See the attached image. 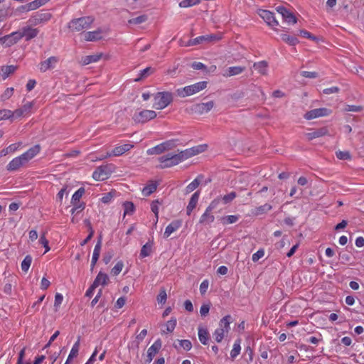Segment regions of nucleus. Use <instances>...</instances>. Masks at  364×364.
Instances as JSON below:
<instances>
[{
  "instance_id": "39448f33",
  "label": "nucleus",
  "mask_w": 364,
  "mask_h": 364,
  "mask_svg": "<svg viewBox=\"0 0 364 364\" xmlns=\"http://www.w3.org/2000/svg\"><path fill=\"white\" fill-rule=\"evenodd\" d=\"M218 204L219 199L213 200L208 206L205 213L201 215L199 220V223L204 225L211 224L215 220V217L213 214H211V212L216 208Z\"/></svg>"
},
{
  "instance_id": "f704fd0d",
  "label": "nucleus",
  "mask_w": 364,
  "mask_h": 364,
  "mask_svg": "<svg viewBox=\"0 0 364 364\" xmlns=\"http://www.w3.org/2000/svg\"><path fill=\"white\" fill-rule=\"evenodd\" d=\"M198 338L201 343L207 345L209 340V333L206 328H198Z\"/></svg>"
},
{
  "instance_id": "a19ab883",
  "label": "nucleus",
  "mask_w": 364,
  "mask_h": 364,
  "mask_svg": "<svg viewBox=\"0 0 364 364\" xmlns=\"http://www.w3.org/2000/svg\"><path fill=\"white\" fill-rule=\"evenodd\" d=\"M176 323H177L176 318L172 317L169 321H168L166 322V330H163L162 333L173 332L176 326Z\"/></svg>"
},
{
  "instance_id": "052dcab7",
  "label": "nucleus",
  "mask_w": 364,
  "mask_h": 364,
  "mask_svg": "<svg viewBox=\"0 0 364 364\" xmlns=\"http://www.w3.org/2000/svg\"><path fill=\"white\" fill-rule=\"evenodd\" d=\"M180 347L186 350H190L192 348L191 342L189 340H178Z\"/></svg>"
},
{
  "instance_id": "4c0bfd02",
  "label": "nucleus",
  "mask_w": 364,
  "mask_h": 364,
  "mask_svg": "<svg viewBox=\"0 0 364 364\" xmlns=\"http://www.w3.org/2000/svg\"><path fill=\"white\" fill-rule=\"evenodd\" d=\"M85 190L84 188H80L77 191H76L72 196L71 203L73 205H76L77 203L80 202V198L85 193Z\"/></svg>"
},
{
  "instance_id": "13d9d810",
  "label": "nucleus",
  "mask_w": 364,
  "mask_h": 364,
  "mask_svg": "<svg viewBox=\"0 0 364 364\" xmlns=\"http://www.w3.org/2000/svg\"><path fill=\"white\" fill-rule=\"evenodd\" d=\"M147 20V16L146 15H141L137 16L136 18H133L129 21V23L131 24H140L141 23L145 22Z\"/></svg>"
},
{
  "instance_id": "1a4fd4ad",
  "label": "nucleus",
  "mask_w": 364,
  "mask_h": 364,
  "mask_svg": "<svg viewBox=\"0 0 364 364\" xmlns=\"http://www.w3.org/2000/svg\"><path fill=\"white\" fill-rule=\"evenodd\" d=\"M112 172V170L111 166H100L93 172L92 178L95 181H104L109 177Z\"/></svg>"
},
{
  "instance_id": "8fccbe9b",
  "label": "nucleus",
  "mask_w": 364,
  "mask_h": 364,
  "mask_svg": "<svg viewBox=\"0 0 364 364\" xmlns=\"http://www.w3.org/2000/svg\"><path fill=\"white\" fill-rule=\"evenodd\" d=\"M124 206V215H132L134 212L135 207L132 202L127 201L123 204Z\"/></svg>"
},
{
  "instance_id": "de8ad7c7",
  "label": "nucleus",
  "mask_w": 364,
  "mask_h": 364,
  "mask_svg": "<svg viewBox=\"0 0 364 364\" xmlns=\"http://www.w3.org/2000/svg\"><path fill=\"white\" fill-rule=\"evenodd\" d=\"M225 334H227L226 331H225L222 328H218L214 331L213 336L218 343H220Z\"/></svg>"
},
{
  "instance_id": "c85d7f7f",
  "label": "nucleus",
  "mask_w": 364,
  "mask_h": 364,
  "mask_svg": "<svg viewBox=\"0 0 364 364\" xmlns=\"http://www.w3.org/2000/svg\"><path fill=\"white\" fill-rule=\"evenodd\" d=\"M109 282V277L107 274L100 272L93 282L94 286L106 285Z\"/></svg>"
},
{
  "instance_id": "e2e57ef3",
  "label": "nucleus",
  "mask_w": 364,
  "mask_h": 364,
  "mask_svg": "<svg viewBox=\"0 0 364 364\" xmlns=\"http://www.w3.org/2000/svg\"><path fill=\"white\" fill-rule=\"evenodd\" d=\"M363 109V107L362 106H358V105H348L345 107V111H346V112H361Z\"/></svg>"
},
{
  "instance_id": "f03ea898",
  "label": "nucleus",
  "mask_w": 364,
  "mask_h": 364,
  "mask_svg": "<svg viewBox=\"0 0 364 364\" xmlns=\"http://www.w3.org/2000/svg\"><path fill=\"white\" fill-rule=\"evenodd\" d=\"M94 18L92 16H83L75 18L68 23V28L73 32H80L90 28Z\"/></svg>"
},
{
  "instance_id": "2eb2a0df",
  "label": "nucleus",
  "mask_w": 364,
  "mask_h": 364,
  "mask_svg": "<svg viewBox=\"0 0 364 364\" xmlns=\"http://www.w3.org/2000/svg\"><path fill=\"white\" fill-rule=\"evenodd\" d=\"M26 164L27 163L24 159L21 156H19L14 158L7 165V170L10 171H16L19 168L25 166Z\"/></svg>"
},
{
  "instance_id": "774afa93",
  "label": "nucleus",
  "mask_w": 364,
  "mask_h": 364,
  "mask_svg": "<svg viewBox=\"0 0 364 364\" xmlns=\"http://www.w3.org/2000/svg\"><path fill=\"white\" fill-rule=\"evenodd\" d=\"M39 242L46 249L44 253H46L47 252H48L50 250V247L48 245V240L46 239L44 234L41 236Z\"/></svg>"
},
{
  "instance_id": "bb28decb",
  "label": "nucleus",
  "mask_w": 364,
  "mask_h": 364,
  "mask_svg": "<svg viewBox=\"0 0 364 364\" xmlns=\"http://www.w3.org/2000/svg\"><path fill=\"white\" fill-rule=\"evenodd\" d=\"M102 31L98 29L95 31H89L84 33V39L86 41H95L102 38Z\"/></svg>"
},
{
  "instance_id": "a878e982",
  "label": "nucleus",
  "mask_w": 364,
  "mask_h": 364,
  "mask_svg": "<svg viewBox=\"0 0 364 364\" xmlns=\"http://www.w3.org/2000/svg\"><path fill=\"white\" fill-rule=\"evenodd\" d=\"M147 334V330L143 329L136 336L135 341H132L129 344V348L132 349L138 350L139 345L141 342Z\"/></svg>"
},
{
  "instance_id": "cd10ccee",
  "label": "nucleus",
  "mask_w": 364,
  "mask_h": 364,
  "mask_svg": "<svg viewBox=\"0 0 364 364\" xmlns=\"http://www.w3.org/2000/svg\"><path fill=\"white\" fill-rule=\"evenodd\" d=\"M102 57V53L94 54V55H86V56H84L82 58L81 63L83 65H88L92 63H95V62L99 61Z\"/></svg>"
},
{
  "instance_id": "7c9ffc66",
  "label": "nucleus",
  "mask_w": 364,
  "mask_h": 364,
  "mask_svg": "<svg viewBox=\"0 0 364 364\" xmlns=\"http://www.w3.org/2000/svg\"><path fill=\"white\" fill-rule=\"evenodd\" d=\"M232 321V316L230 315H227L220 319L218 328H222L225 331H226V333H228L230 328V324Z\"/></svg>"
},
{
  "instance_id": "9d476101",
  "label": "nucleus",
  "mask_w": 364,
  "mask_h": 364,
  "mask_svg": "<svg viewBox=\"0 0 364 364\" xmlns=\"http://www.w3.org/2000/svg\"><path fill=\"white\" fill-rule=\"evenodd\" d=\"M257 14L269 26L274 28L279 25L273 12L268 10L259 9Z\"/></svg>"
},
{
  "instance_id": "412c9836",
  "label": "nucleus",
  "mask_w": 364,
  "mask_h": 364,
  "mask_svg": "<svg viewBox=\"0 0 364 364\" xmlns=\"http://www.w3.org/2000/svg\"><path fill=\"white\" fill-rule=\"evenodd\" d=\"M12 38V41L10 43V44H15L19 40L23 38V33L22 30L21 29L18 31L13 32L9 35H6L2 38H0V43L2 44H4L6 43V39Z\"/></svg>"
},
{
  "instance_id": "37998d69",
  "label": "nucleus",
  "mask_w": 364,
  "mask_h": 364,
  "mask_svg": "<svg viewBox=\"0 0 364 364\" xmlns=\"http://www.w3.org/2000/svg\"><path fill=\"white\" fill-rule=\"evenodd\" d=\"M156 188L157 184L156 183L151 182L142 189V194L144 196H149L153 193L156 190Z\"/></svg>"
},
{
  "instance_id": "864d4df0",
  "label": "nucleus",
  "mask_w": 364,
  "mask_h": 364,
  "mask_svg": "<svg viewBox=\"0 0 364 364\" xmlns=\"http://www.w3.org/2000/svg\"><path fill=\"white\" fill-rule=\"evenodd\" d=\"M14 118V113L9 109L0 110V120Z\"/></svg>"
},
{
  "instance_id": "680f3d73",
  "label": "nucleus",
  "mask_w": 364,
  "mask_h": 364,
  "mask_svg": "<svg viewBox=\"0 0 364 364\" xmlns=\"http://www.w3.org/2000/svg\"><path fill=\"white\" fill-rule=\"evenodd\" d=\"M336 155L337 158L341 160L350 159V154L349 151H338L336 152Z\"/></svg>"
},
{
  "instance_id": "6e6552de",
  "label": "nucleus",
  "mask_w": 364,
  "mask_h": 364,
  "mask_svg": "<svg viewBox=\"0 0 364 364\" xmlns=\"http://www.w3.org/2000/svg\"><path fill=\"white\" fill-rule=\"evenodd\" d=\"M222 35L220 33L200 36L190 40L188 45L195 46L198 44L213 43L220 41Z\"/></svg>"
},
{
  "instance_id": "6ab92c4d",
  "label": "nucleus",
  "mask_w": 364,
  "mask_h": 364,
  "mask_svg": "<svg viewBox=\"0 0 364 364\" xmlns=\"http://www.w3.org/2000/svg\"><path fill=\"white\" fill-rule=\"evenodd\" d=\"M40 145L36 144L30 148L27 151L21 154V156L24 159L26 163H28L30 160L35 157L40 152Z\"/></svg>"
},
{
  "instance_id": "c756f323",
  "label": "nucleus",
  "mask_w": 364,
  "mask_h": 364,
  "mask_svg": "<svg viewBox=\"0 0 364 364\" xmlns=\"http://www.w3.org/2000/svg\"><path fill=\"white\" fill-rule=\"evenodd\" d=\"M132 147L133 145L130 144H125L123 145L116 146L112 151V154L114 156H121L124 153L129 151Z\"/></svg>"
},
{
  "instance_id": "f257e3e1",
  "label": "nucleus",
  "mask_w": 364,
  "mask_h": 364,
  "mask_svg": "<svg viewBox=\"0 0 364 364\" xmlns=\"http://www.w3.org/2000/svg\"><path fill=\"white\" fill-rule=\"evenodd\" d=\"M160 164V168H171L179 164L181 162L185 161L182 152L178 154L168 153L166 155L161 156L158 159Z\"/></svg>"
},
{
  "instance_id": "79ce46f5",
  "label": "nucleus",
  "mask_w": 364,
  "mask_h": 364,
  "mask_svg": "<svg viewBox=\"0 0 364 364\" xmlns=\"http://www.w3.org/2000/svg\"><path fill=\"white\" fill-rule=\"evenodd\" d=\"M164 151H164L163 144H162V143H161L152 148L149 149L146 151V153L148 155H159V154L164 153Z\"/></svg>"
},
{
  "instance_id": "338daca9",
  "label": "nucleus",
  "mask_w": 364,
  "mask_h": 364,
  "mask_svg": "<svg viewBox=\"0 0 364 364\" xmlns=\"http://www.w3.org/2000/svg\"><path fill=\"white\" fill-rule=\"evenodd\" d=\"M14 93V88L13 87H9L7 88L4 92L1 95V100H6L9 99Z\"/></svg>"
},
{
  "instance_id": "2f4dec72",
  "label": "nucleus",
  "mask_w": 364,
  "mask_h": 364,
  "mask_svg": "<svg viewBox=\"0 0 364 364\" xmlns=\"http://www.w3.org/2000/svg\"><path fill=\"white\" fill-rule=\"evenodd\" d=\"M245 70V67L242 66H234L230 67L226 70L225 74L224 76L231 77L234 75H239Z\"/></svg>"
},
{
  "instance_id": "4468645a",
  "label": "nucleus",
  "mask_w": 364,
  "mask_h": 364,
  "mask_svg": "<svg viewBox=\"0 0 364 364\" xmlns=\"http://www.w3.org/2000/svg\"><path fill=\"white\" fill-rule=\"evenodd\" d=\"M58 62V58L55 56H51L47 60L40 63L38 67L41 72L45 73L47 70L55 68Z\"/></svg>"
},
{
  "instance_id": "393cba45",
  "label": "nucleus",
  "mask_w": 364,
  "mask_h": 364,
  "mask_svg": "<svg viewBox=\"0 0 364 364\" xmlns=\"http://www.w3.org/2000/svg\"><path fill=\"white\" fill-rule=\"evenodd\" d=\"M154 245L153 240H149L145 245H144L140 251V257L144 258L149 257L152 253V248Z\"/></svg>"
},
{
  "instance_id": "9b49d317",
  "label": "nucleus",
  "mask_w": 364,
  "mask_h": 364,
  "mask_svg": "<svg viewBox=\"0 0 364 364\" xmlns=\"http://www.w3.org/2000/svg\"><path fill=\"white\" fill-rule=\"evenodd\" d=\"M331 113V111L327 108H317L307 112L304 114V118L307 120H311L319 117L328 116Z\"/></svg>"
},
{
  "instance_id": "603ef678",
  "label": "nucleus",
  "mask_w": 364,
  "mask_h": 364,
  "mask_svg": "<svg viewBox=\"0 0 364 364\" xmlns=\"http://www.w3.org/2000/svg\"><path fill=\"white\" fill-rule=\"evenodd\" d=\"M177 139H171L162 142L164 151H166L174 149L177 145Z\"/></svg>"
},
{
  "instance_id": "dca6fc26",
  "label": "nucleus",
  "mask_w": 364,
  "mask_h": 364,
  "mask_svg": "<svg viewBox=\"0 0 364 364\" xmlns=\"http://www.w3.org/2000/svg\"><path fill=\"white\" fill-rule=\"evenodd\" d=\"M51 18V14L48 12L38 13L33 16L30 21L35 25L41 24L48 21Z\"/></svg>"
},
{
  "instance_id": "20e7f679",
  "label": "nucleus",
  "mask_w": 364,
  "mask_h": 364,
  "mask_svg": "<svg viewBox=\"0 0 364 364\" xmlns=\"http://www.w3.org/2000/svg\"><path fill=\"white\" fill-rule=\"evenodd\" d=\"M206 81H200L193 85L186 86L176 90L177 95L181 97H186L204 90L207 87Z\"/></svg>"
},
{
  "instance_id": "6e6d98bb",
  "label": "nucleus",
  "mask_w": 364,
  "mask_h": 364,
  "mask_svg": "<svg viewBox=\"0 0 364 364\" xmlns=\"http://www.w3.org/2000/svg\"><path fill=\"white\" fill-rule=\"evenodd\" d=\"M200 3V0H183L180 2L179 6L182 8H188Z\"/></svg>"
},
{
  "instance_id": "7ed1b4c3",
  "label": "nucleus",
  "mask_w": 364,
  "mask_h": 364,
  "mask_svg": "<svg viewBox=\"0 0 364 364\" xmlns=\"http://www.w3.org/2000/svg\"><path fill=\"white\" fill-rule=\"evenodd\" d=\"M154 100L153 107L162 109L171 104L173 101V95L169 92H159L154 95Z\"/></svg>"
},
{
  "instance_id": "58836bf2",
  "label": "nucleus",
  "mask_w": 364,
  "mask_h": 364,
  "mask_svg": "<svg viewBox=\"0 0 364 364\" xmlns=\"http://www.w3.org/2000/svg\"><path fill=\"white\" fill-rule=\"evenodd\" d=\"M16 68L17 67L14 65L2 66L1 68V70L2 72V78L4 80L7 78L9 75L14 73L16 71Z\"/></svg>"
},
{
  "instance_id": "473e14b6",
  "label": "nucleus",
  "mask_w": 364,
  "mask_h": 364,
  "mask_svg": "<svg viewBox=\"0 0 364 364\" xmlns=\"http://www.w3.org/2000/svg\"><path fill=\"white\" fill-rule=\"evenodd\" d=\"M154 68L151 67H147L145 69L141 70L139 73V76L134 79L135 82H140L143 80L144 79L149 77L150 75H151L154 72Z\"/></svg>"
},
{
  "instance_id": "0eeeda50",
  "label": "nucleus",
  "mask_w": 364,
  "mask_h": 364,
  "mask_svg": "<svg viewBox=\"0 0 364 364\" xmlns=\"http://www.w3.org/2000/svg\"><path fill=\"white\" fill-rule=\"evenodd\" d=\"M214 105L215 103L213 101L194 104L189 107V113L199 115L203 114L210 112L213 108Z\"/></svg>"
},
{
  "instance_id": "69168bd1",
  "label": "nucleus",
  "mask_w": 364,
  "mask_h": 364,
  "mask_svg": "<svg viewBox=\"0 0 364 364\" xmlns=\"http://www.w3.org/2000/svg\"><path fill=\"white\" fill-rule=\"evenodd\" d=\"M264 255V251L263 249L258 250L255 253L252 255V259L254 262H257L260 258Z\"/></svg>"
},
{
  "instance_id": "a18cd8bd",
  "label": "nucleus",
  "mask_w": 364,
  "mask_h": 364,
  "mask_svg": "<svg viewBox=\"0 0 364 364\" xmlns=\"http://www.w3.org/2000/svg\"><path fill=\"white\" fill-rule=\"evenodd\" d=\"M282 40L285 43H288L290 46H295L299 43V40L294 37L291 36L288 34H282L281 35Z\"/></svg>"
},
{
  "instance_id": "f8f14e48",
  "label": "nucleus",
  "mask_w": 364,
  "mask_h": 364,
  "mask_svg": "<svg viewBox=\"0 0 364 364\" xmlns=\"http://www.w3.org/2000/svg\"><path fill=\"white\" fill-rule=\"evenodd\" d=\"M277 11L280 14L283 18V19L287 23L295 24L297 22L296 16L294 14L287 9L284 6H279L276 8Z\"/></svg>"
},
{
  "instance_id": "4be33fe9",
  "label": "nucleus",
  "mask_w": 364,
  "mask_h": 364,
  "mask_svg": "<svg viewBox=\"0 0 364 364\" xmlns=\"http://www.w3.org/2000/svg\"><path fill=\"white\" fill-rule=\"evenodd\" d=\"M101 247H102V239H101V237H100L97 244L95 246L92 257V260H91V270L92 271L100 257Z\"/></svg>"
},
{
  "instance_id": "aec40b11",
  "label": "nucleus",
  "mask_w": 364,
  "mask_h": 364,
  "mask_svg": "<svg viewBox=\"0 0 364 364\" xmlns=\"http://www.w3.org/2000/svg\"><path fill=\"white\" fill-rule=\"evenodd\" d=\"M182 225L179 220L172 221L165 229L164 237L168 238L173 232L176 231Z\"/></svg>"
},
{
  "instance_id": "72a5a7b5",
  "label": "nucleus",
  "mask_w": 364,
  "mask_h": 364,
  "mask_svg": "<svg viewBox=\"0 0 364 364\" xmlns=\"http://www.w3.org/2000/svg\"><path fill=\"white\" fill-rule=\"evenodd\" d=\"M44 2L43 0H34L25 6H23V9H26V11H32L37 9L40 6L44 5Z\"/></svg>"
},
{
  "instance_id": "49530a36",
  "label": "nucleus",
  "mask_w": 364,
  "mask_h": 364,
  "mask_svg": "<svg viewBox=\"0 0 364 364\" xmlns=\"http://www.w3.org/2000/svg\"><path fill=\"white\" fill-rule=\"evenodd\" d=\"M237 196V193L235 191H232L228 194L225 195L223 197L218 198L219 202L222 200L224 204H228L232 202Z\"/></svg>"
},
{
  "instance_id": "5fc2aeb1",
  "label": "nucleus",
  "mask_w": 364,
  "mask_h": 364,
  "mask_svg": "<svg viewBox=\"0 0 364 364\" xmlns=\"http://www.w3.org/2000/svg\"><path fill=\"white\" fill-rule=\"evenodd\" d=\"M272 208V205L268 204V203H266L263 205H261V206H259L256 208L255 210V213L257 215H260V214H263L264 213H267L268 212L269 210H270Z\"/></svg>"
},
{
  "instance_id": "b1692460",
  "label": "nucleus",
  "mask_w": 364,
  "mask_h": 364,
  "mask_svg": "<svg viewBox=\"0 0 364 364\" xmlns=\"http://www.w3.org/2000/svg\"><path fill=\"white\" fill-rule=\"evenodd\" d=\"M199 196L200 192L198 191L192 195L186 208L187 215H190L193 210L196 208L199 199Z\"/></svg>"
},
{
  "instance_id": "ea45409f",
  "label": "nucleus",
  "mask_w": 364,
  "mask_h": 364,
  "mask_svg": "<svg viewBox=\"0 0 364 364\" xmlns=\"http://www.w3.org/2000/svg\"><path fill=\"white\" fill-rule=\"evenodd\" d=\"M239 220L238 215H228L223 216L220 218V220L223 225H229L236 223Z\"/></svg>"
},
{
  "instance_id": "5701e85b",
  "label": "nucleus",
  "mask_w": 364,
  "mask_h": 364,
  "mask_svg": "<svg viewBox=\"0 0 364 364\" xmlns=\"http://www.w3.org/2000/svg\"><path fill=\"white\" fill-rule=\"evenodd\" d=\"M328 134V129L326 127L318 129L314 132L306 133L305 135L309 141L313 140L314 139L321 137Z\"/></svg>"
},
{
  "instance_id": "f3484780",
  "label": "nucleus",
  "mask_w": 364,
  "mask_h": 364,
  "mask_svg": "<svg viewBox=\"0 0 364 364\" xmlns=\"http://www.w3.org/2000/svg\"><path fill=\"white\" fill-rule=\"evenodd\" d=\"M33 106V102H29L25 104L22 107L16 109L13 112L14 118H18L28 114Z\"/></svg>"
},
{
  "instance_id": "4d7b16f0",
  "label": "nucleus",
  "mask_w": 364,
  "mask_h": 364,
  "mask_svg": "<svg viewBox=\"0 0 364 364\" xmlns=\"http://www.w3.org/2000/svg\"><path fill=\"white\" fill-rule=\"evenodd\" d=\"M123 267H124V263L122 261L117 262V263L112 269L111 273L115 276L118 275L122 270Z\"/></svg>"
},
{
  "instance_id": "423d86ee",
  "label": "nucleus",
  "mask_w": 364,
  "mask_h": 364,
  "mask_svg": "<svg viewBox=\"0 0 364 364\" xmlns=\"http://www.w3.org/2000/svg\"><path fill=\"white\" fill-rule=\"evenodd\" d=\"M157 116L156 113L154 110L144 109L139 112H136L132 116V119L139 124H144Z\"/></svg>"
},
{
  "instance_id": "e433bc0d",
  "label": "nucleus",
  "mask_w": 364,
  "mask_h": 364,
  "mask_svg": "<svg viewBox=\"0 0 364 364\" xmlns=\"http://www.w3.org/2000/svg\"><path fill=\"white\" fill-rule=\"evenodd\" d=\"M267 63L266 61H260L253 65L254 68L262 75H266L267 71Z\"/></svg>"
},
{
  "instance_id": "bf43d9fd",
  "label": "nucleus",
  "mask_w": 364,
  "mask_h": 364,
  "mask_svg": "<svg viewBox=\"0 0 364 364\" xmlns=\"http://www.w3.org/2000/svg\"><path fill=\"white\" fill-rule=\"evenodd\" d=\"M167 299V294L166 290L162 289L160 290L159 295L157 296V301L160 304H165Z\"/></svg>"
},
{
  "instance_id": "0e129e2a",
  "label": "nucleus",
  "mask_w": 364,
  "mask_h": 364,
  "mask_svg": "<svg viewBox=\"0 0 364 364\" xmlns=\"http://www.w3.org/2000/svg\"><path fill=\"white\" fill-rule=\"evenodd\" d=\"M85 205L84 203H80V204L77 203L76 205H73V208L71 210V214H77L85 209Z\"/></svg>"
},
{
  "instance_id": "ddd939ff",
  "label": "nucleus",
  "mask_w": 364,
  "mask_h": 364,
  "mask_svg": "<svg viewBox=\"0 0 364 364\" xmlns=\"http://www.w3.org/2000/svg\"><path fill=\"white\" fill-rule=\"evenodd\" d=\"M206 148L207 145L203 144L185 149L183 151H181V152L183 156L184 160H186L190 157H192L195 155L203 152L206 149Z\"/></svg>"
},
{
  "instance_id": "c9c22d12",
  "label": "nucleus",
  "mask_w": 364,
  "mask_h": 364,
  "mask_svg": "<svg viewBox=\"0 0 364 364\" xmlns=\"http://www.w3.org/2000/svg\"><path fill=\"white\" fill-rule=\"evenodd\" d=\"M200 178H202V176H199L198 177L195 178L191 183H189L186 186V190H185L186 194H188V193H191L192 191H193L195 189H196L198 188V186L200 183Z\"/></svg>"
},
{
  "instance_id": "09e8293b",
  "label": "nucleus",
  "mask_w": 364,
  "mask_h": 364,
  "mask_svg": "<svg viewBox=\"0 0 364 364\" xmlns=\"http://www.w3.org/2000/svg\"><path fill=\"white\" fill-rule=\"evenodd\" d=\"M241 347H240V339H237L235 341L233 348L230 352V356L232 358H236L240 353Z\"/></svg>"
},
{
  "instance_id": "3c124183",
  "label": "nucleus",
  "mask_w": 364,
  "mask_h": 364,
  "mask_svg": "<svg viewBox=\"0 0 364 364\" xmlns=\"http://www.w3.org/2000/svg\"><path fill=\"white\" fill-rule=\"evenodd\" d=\"M32 257L31 255H26L21 262V269L22 271L27 272L30 268V266L32 262Z\"/></svg>"
},
{
  "instance_id": "c03bdc74",
  "label": "nucleus",
  "mask_w": 364,
  "mask_h": 364,
  "mask_svg": "<svg viewBox=\"0 0 364 364\" xmlns=\"http://www.w3.org/2000/svg\"><path fill=\"white\" fill-rule=\"evenodd\" d=\"M79 347H80V337L77 338V341L74 343V345L72 347V349L70 352V354L68 357V360H71L73 358L77 357L79 352Z\"/></svg>"
},
{
  "instance_id": "a211bd4d",
  "label": "nucleus",
  "mask_w": 364,
  "mask_h": 364,
  "mask_svg": "<svg viewBox=\"0 0 364 364\" xmlns=\"http://www.w3.org/2000/svg\"><path fill=\"white\" fill-rule=\"evenodd\" d=\"M21 30L23 33V38H24L26 41H28L34 38L37 36V35L39 33L38 28H33L30 26L23 27L21 28Z\"/></svg>"
}]
</instances>
